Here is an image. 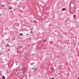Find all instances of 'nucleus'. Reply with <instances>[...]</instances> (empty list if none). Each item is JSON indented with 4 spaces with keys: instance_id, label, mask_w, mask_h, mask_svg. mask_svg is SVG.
<instances>
[{
    "instance_id": "nucleus-6",
    "label": "nucleus",
    "mask_w": 79,
    "mask_h": 79,
    "mask_svg": "<svg viewBox=\"0 0 79 79\" xmlns=\"http://www.w3.org/2000/svg\"><path fill=\"white\" fill-rule=\"evenodd\" d=\"M19 35H22V36H23V34L22 33H21V34H20Z\"/></svg>"
},
{
    "instance_id": "nucleus-12",
    "label": "nucleus",
    "mask_w": 79,
    "mask_h": 79,
    "mask_svg": "<svg viewBox=\"0 0 79 79\" xmlns=\"http://www.w3.org/2000/svg\"><path fill=\"white\" fill-rule=\"evenodd\" d=\"M18 74H19V72H18Z\"/></svg>"
},
{
    "instance_id": "nucleus-7",
    "label": "nucleus",
    "mask_w": 79,
    "mask_h": 79,
    "mask_svg": "<svg viewBox=\"0 0 79 79\" xmlns=\"http://www.w3.org/2000/svg\"><path fill=\"white\" fill-rule=\"evenodd\" d=\"M9 44H6V47H9Z\"/></svg>"
},
{
    "instance_id": "nucleus-1",
    "label": "nucleus",
    "mask_w": 79,
    "mask_h": 79,
    "mask_svg": "<svg viewBox=\"0 0 79 79\" xmlns=\"http://www.w3.org/2000/svg\"><path fill=\"white\" fill-rule=\"evenodd\" d=\"M34 28L31 29V34H32V33H33V32H34Z\"/></svg>"
},
{
    "instance_id": "nucleus-2",
    "label": "nucleus",
    "mask_w": 79,
    "mask_h": 79,
    "mask_svg": "<svg viewBox=\"0 0 79 79\" xmlns=\"http://www.w3.org/2000/svg\"><path fill=\"white\" fill-rule=\"evenodd\" d=\"M9 10H12L13 8H12L11 6H8Z\"/></svg>"
},
{
    "instance_id": "nucleus-15",
    "label": "nucleus",
    "mask_w": 79,
    "mask_h": 79,
    "mask_svg": "<svg viewBox=\"0 0 79 79\" xmlns=\"http://www.w3.org/2000/svg\"><path fill=\"white\" fill-rule=\"evenodd\" d=\"M27 35H28L27 34Z\"/></svg>"
},
{
    "instance_id": "nucleus-5",
    "label": "nucleus",
    "mask_w": 79,
    "mask_h": 79,
    "mask_svg": "<svg viewBox=\"0 0 79 79\" xmlns=\"http://www.w3.org/2000/svg\"><path fill=\"white\" fill-rule=\"evenodd\" d=\"M2 79H5V76H2Z\"/></svg>"
},
{
    "instance_id": "nucleus-8",
    "label": "nucleus",
    "mask_w": 79,
    "mask_h": 79,
    "mask_svg": "<svg viewBox=\"0 0 79 79\" xmlns=\"http://www.w3.org/2000/svg\"><path fill=\"white\" fill-rule=\"evenodd\" d=\"M50 69L51 70V71H53V68H51Z\"/></svg>"
},
{
    "instance_id": "nucleus-13",
    "label": "nucleus",
    "mask_w": 79,
    "mask_h": 79,
    "mask_svg": "<svg viewBox=\"0 0 79 79\" xmlns=\"http://www.w3.org/2000/svg\"><path fill=\"white\" fill-rule=\"evenodd\" d=\"M16 65H18V64H16Z\"/></svg>"
},
{
    "instance_id": "nucleus-3",
    "label": "nucleus",
    "mask_w": 79,
    "mask_h": 79,
    "mask_svg": "<svg viewBox=\"0 0 79 79\" xmlns=\"http://www.w3.org/2000/svg\"><path fill=\"white\" fill-rule=\"evenodd\" d=\"M66 9L65 8H63L62 9V11H64V10H65Z\"/></svg>"
},
{
    "instance_id": "nucleus-9",
    "label": "nucleus",
    "mask_w": 79,
    "mask_h": 79,
    "mask_svg": "<svg viewBox=\"0 0 79 79\" xmlns=\"http://www.w3.org/2000/svg\"><path fill=\"white\" fill-rule=\"evenodd\" d=\"M44 42H46L47 41V39H46L45 40H44Z\"/></svg>"
},
{
    "instance_id": "nucleus-14",
    "label": "nucleus",
    "mask_w": 79,
    "mask_h": 79,
    "mask_svg": "<svg viewBox=\"0 0 79 79\" xmlns=\"http://www.w3.org/2000/svg\"><path fill=\"white\" fill-rule=\"evenodd\" d=\"M78 79H79V77L78 78Z\"/></svg>"
},
{
    "instance_id": "nucleus-4",
    "label": "nucleus",
    "mask_w": 79,
    "mask_h": 79,
    "mask_svg": "<svg viewBox=\"0 0 79 79\" xmlns=\"http://www.w3.org/2000/svg\"><path fill=\"white\" fill-rule=\"evenodd\" d=\"M35 71H37V68H35V69L34 70Z\"/></svg>"
},
{
    "instance_id": "nucleus-11",
    "label": "nucleus",
    "mask_w": 79,
    "mask_h": 79,
    "mask_svg": "<svg viewBox=\"0 0 79 79\" xmlns=\"http://www.w3.org/2000/svg\"><path fill=\"white\" fill-rule=\"evenodd\" d=\"M54 79L53 77H52L51 79Z\"/></svg>"
},
{
    "instance_id": "nucleus-10",
    "label": "nucleus",
    "mask_w": 79,
    "mask_h": 79,
    "mask_svg": "<svg viewBox=\"0 0 79 79\" xmlns=\"http://www.w3.org/2000/svg\"><path fill=\"white\" fill-rule=\"evenodd\" d=\"M5 6V5H2V6H3V7H4V6Z\"/></svg>"
}]
</instances>
